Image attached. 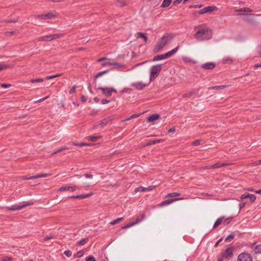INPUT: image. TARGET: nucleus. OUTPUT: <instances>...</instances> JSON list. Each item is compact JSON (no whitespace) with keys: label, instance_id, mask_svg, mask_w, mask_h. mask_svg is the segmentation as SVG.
<instances>
[{"label":"nucleus","instance_id":"obj_1","mask_svg":"<svg viewBox=\"0 0 261 261\" xmlns=\"http://www.w3.org/2000/svg\"><path fill=\"white\" fill-rule=\"evenodd\" d=\"M196 34L194 38L201 41L207 40L212 38V33L210 28L205 24H202L195 28Z\"/></svg>","mask_w":261,"mask_h":261},{"label":"nucleus","instance_id":"obj_2","mask_svg":"<svg viewBox=\"0 0 261 261\" xmlns=\"http://www.w3.org/2000/svg\"><path fill=\"white\" fill-rule=\"evenodd\" d=\"M173 35L171 33H168L164 35L160 39H159L155 46V51H159L167 45L173 39Z\"/></svg>","mask_w":261,"mask_h":261},{"label":"nucleus","instance_id":"obj_3","mask_svg":"<svg viewBox=\"0 0 261 261\" xmlns=\"http://www.w3.org/2000/svg\"><path fill=\"white\" fill-rule=\"evenodd\" d=\"M162 67L161 64H156L151 67L149 76L150 81H154L158 76L161 71Z\"/></svg>","mask_w":261,"mask_h":261},{"label":"nucleus","instance_id":"obj_4","mask_svg":"<svg viewBox=\"0 0 261 261\" xmlns=\"http://www.w3.org/2000/svg\"><path fill=\"white\" fill-rule=\"evenodd\" d=\"M33 202L31 201H24L19 204H14L7 207V209L11 211H17L22 209L26 206L33 205Z\"/></svg>","mask_w":261,"mask_h":261},{"label":"nucleus","instance_id":"obj_5","mask_svg":"<svg viewBox=\"0 0 261 261\" xmlns=\"http://www.w3.org/2000/svg\"><path fill=\"white\" fill-rule=\"evenodd\" d=\"M97 89L102 90L103 94L107 97L111 96L112 95V92H113L115 93L117 92V90L114 88L100 87H98Z\"/></svg>","mask_w":261,"mask_h":261},{"label":"nucleus","instance_id":"obj_6","mask_svg":"<svg viewBox=\"0 0 261 261\" xmlns=\"http://www.w3.org/2000/svg\"><path fill=\"white\" fill-rule=\"evenodd\" d=\"M252 257L251 255L246 252L240 254L238 257V261H252Z\"/></svg>","mask_w":261,"mask_h":261},{"label":"nucleus","instance_id":"obj_7","mask_svg":"<svg viewBox=\"0 0 261 261\" xmlns=\"http://www.w3.org/2000/svg\"><path fill=\"white\" fill-rule=\"evenodd\" d=\"M148 84L144 83L142 82H134L132 83L131 85L133 87H134L137 90H141L143 89L145 87L148 86Z\"/></svg>","mask_w":261,"mask_h":261},{"label":"nucleus","instance_id":"obj_8","mask_svg":"<svg viewBox=\"0 0 261 261\" xmlns=\"http://www.w3.org/2000/svg\"><path fill=\"white\" fill-rule=\"evenodd\" d=\"M217 8L215 6H208L206 7H204L199 11V14H203L206 13L212 12L215 10H216Z\"/></svg>","mask_w":261,"mask_h":261},{"label":"nucleus","instance_id":"obj_9","mask_svg":"<svg viewBox=\"0 0 261 261\" xmlns=\"http://www.w3.org/2000/svg\"><path fill=\"white\" fill-rule=\"evenodd\" d=\"M233 249L232 247L227 248L224 252L222 256L224 258H230L233 255Z\"/></svg>","mask_w":261,"mask_h":261},{"label":"nucleus","instance_id":"obj_10","mask_svg":"<svg viewBox=\"0 0 261 261\" xmlns=\"http://www.w3.org/2000/svg\"><path fill=\"white\" fill-rule=\"evenodd\" d=\"M76 190V188L75 186H65L60 187L59 189V191H69L70 192H74Z\"/></svg>","mask_w":261,"mask_h":261},{"label":"nucleus","instance_id":"obj_11","mask_svg":"<svg viewBox=\"0 0 261 261\" xmlns=\"http://www.w3.org/2000/svg\"><path fill=\"white\" fill-rule=\"evenodd\" d=\"M155 188L154 186H150L148 187L145 188L143 187H139L135 189V192H142L145 191H149L153 190Z\"/></svg>","mask_w":261,"mask_h":261},{"label":"nucleus","instance_id":"obj_12","mask_svg":"<svg viewBox=\"0 0 261 261\" xmlns=\"http://www.w3.org/2000/svg\"><path fill=\"white\" fill-rule=\"evenodd\" d=\"M183 198H176L175 199H167L166 200L163 201L160 203V206L163 207L168 205H169L173 203L175 201H178L180 200L183 199Z\"/></svg>","mask_w":261,"mask_h":261},{"label":"nucleus","instance_id":"obj_13","mask_svg":"<svg viewBox=\"0 0 261 261\" xmlns=\"http://www.w3.org/2000/svg\"><path fill=\"white\" fill-rule=\"evenodd\" d=\"M216 66V64L214 62H210L203 63L202 64V67L203 69L211 70L214 69Z\"/></svg>","mask_w":261,"mask_h":261},{"label":"nucleus","instance_id":"obj_14","mask_svg":"<svg viewBox=\"0 0 261 261\" xmlns=\"http://www.w3.org/2000/svg\"><path fill=\"white\" fill-rule=\"evenodd\" d=\"M55 16V15L52 13H48L46 14L39 15L37 16L38 18L42 19H51Z\"/></svg>","mask_w":261,"mask_h":261},{"label":"nucleus","instance_id":"obj_15","mask_svg":"<svg viewBox=\"0 0 261 261\" xmlns=\"http://www.w3.org/2000/svg\"><path fill=\"white\" fill-rule=\"evenodd\" d=\"M241 198L242 199H244L245 198H249L250 199V201L252 202H253L255 201L256 199V197L254 195L251 194H243L241 196Z\"/></svg>","mask_w":261,"mask_h":261},{"label":"nucleus","instance_id":"obj_16","mask_svg":"<svg viewBox=\"0 0 261 261\" xmlns=\"http://www.w3.org/2000/svg\"><path fill=\"white\" fill-rule=\"evenodd\" d=\"M160 117V116L158 114H154L150 115L147 118V121L149 122H153L154 124V121L157 119H158Z\"/></svg>","mask_w":261,"mask_h":261},{"label":"nucleus","instance_id":"obj_17","mask_svg":"<svg viewBox=\"0 0 261 261\" xmlns=\"http://www.w3.org/2000/svg\"><path fill=\"white\" fill-rule=\"evenodd\" d=\"M178 50V47H176L166 53V54H164L166 59H168L173 56L175 54H176Z\"/></svg>","mask_w":261,"mask_h":261},{"label":"nucleus","instance_id":"obj_18","mask_svg":"<svg viewBox=\"0 0 261 261\" xmlns=\"http://www.w3.org/2000/svg\"><path fill=\"white\" fill-rule=\"evenodd\" d=\"M53 40V38L51 36V35H46L45 36L39 37L38 39V41H50Z\"/></svg>","mask_w":261,"mask_h":261},{"label":"nucleus","instance_id":"obj_19","mask_svg":"<svg viewBox=\"0 0 261 261\" xmlns=\"http://www.w3.org/2000/svg\"><path fill=\"white\" fill-rule=\"evenodd\" d=\"M164 59H166L165 54H162V55H157V56H154L152 59V61L156 62V61H160V60H164Z\"/></svg>","mask_w":261,"mask_h":261},{"label":"nucleus","instance_id":"obj_20","mask_svg":"<svg viewBox=\"0 0 261 261\" xmlns=\"http://www.w3.org/2000/svg\"><path fill=\"white\" fill-rule=\"evenodd\" d=\"M112 120L111 117H107L99 122V125H106Z\"/></svg>","mask_w":261,"mask_h":261},{"label":"nucleus","instance_id":"obj_21","mask_svg":"<svg viewBox=\"0 0 261 261\" xmlns=\"http://www.w3.org/2000/svg\"><path fill=\"white\" fill-rule=\"evenodd\" d=\"M94 195L93 192L90 193L89 194H81V195H77V198L79 199H85L87 198L90 196H91Z\"/></svg>","mask_w":261,"mask_h":261},{"label":"nucleus","instance_id":"obj_22","mask_svg":"<svg viewBox=\"0 0 261 261\" xmlns=\"http://www.w3.org/2000/svg\"><path fill=\"white\" fill-rule=\"evenodd\" d=\"M255 254H261V244L256 245L253 250Z\"/></svg>","mask_w":261,"mask_h":261},{"label":"nucleus","instance_id":"obj_23","mask_svg":"<svg viewBox=\"0 0 261 261\" xmlns=\"http://www.w3.org/2000/svg\"><path fill=\"white\" fill-rule=\"evenodd\" d=\"M172 0H164L161 7L162 8H166L168 7L171 3Z\"/></svg>","mask_w":261,"mask_h":261},{"label":"nucleus","instance_id":"obj_24","mask_svg":"<svg viewBox=\"0 0 261 261\" xmlns=\"http://www.w3.org/2000/svg\"><path fill=\"white\" fill-rule=\"evenodd\" d=\"M222 61H223V63L224 64H226V63L230 64V63H232V59L230 57L227 56V57H225L223 59Z\"/></svg>","mask_w":261,"mask_h":261},{"label":"nucleus","instance_id":"obj_25","mask_svg":"<svg viewBox=\"0 0 261 261\" xmlns=\"http://www.w3.org/2000/svg\"><path fill=\"white\" fill-rule=\"evenodd\" d=\"M144 218H145V215L144 214H143L141 216H138L136 218V222H133L134 225H136V224L139 223L140 222H141L143 220H144Z\"/></svg>","mask_w":261,"mask_h":261},{"label":"nucleus","instance_id":"obj_26","mask_svg":"<svg viewBox=\"0 0 261 261\" xmlns=\"http://www.w3.org/2000/svg\"><path fill=\"white\" fill-rule=\"evenodd\" d=\"M140 115H141V113L134 114L132 115H131L129 117L125 119L124 120H123V121H127L130 120L132 119L139 117Z\"/></svg>","mask_w":261,"mask_h":261},{"label":"nucleus","instance_id":"obj_27","mask_svg":"<svg viewBox=\"0 0 261 261\" xmlns=\"http://www.w3.org/2000/svg\"><path fill=\"white\" fill-rule=\"evenodd\" d=\"M182 59L186 63H195V62L194 60H193L189 57H188L186 56L182 57Z\"/></svg>","mask_w":261,"mask_h":261},{"label":"nucleus","instance_id":"obj_28","mask_svg":"<svg viewBox=\"0 0 261 261\" xmlns=\"http://www.w3.org/2000/svg\"><path fill=\"white\" fill-rule=\"evenodd\" d=\"M123 217L118 218L114 220H113L110 222V224L111 225H114L117 223L120 222L121 220H123Z\"/></svg>","mask_w":261,"mask_h":261},{"label":"nucleus","instance_id":"obj_29","mask_svg":"<svg viewBox=\"0 0 261 261\" xmlns=\"http://www.w3.org/2000/svg\"><path fill=\"white\" fill-rule=\"evenodd\" d=\"M226 164L224 163H217L212 165H211V167H214V168H218L225 166Z\"/></svg>","mask_w":261,"mask_h":261},{"label":"nucleus","instance_id":"obj_30","mask_svg":"<svg viewBox=\"0 0 261 261\" xmlns=\"http://www.w3.org/2000/svg\"><path fill=\"white\" fill-rule=\"evenodd\" d=\"M223 218H219L215 222L213 228H216L218 225H219L222 221Z\"/></svg>","mask_w":261,"mask_h":261},{"label":"nucleus","instance_id":"obj_31","mask_svg":"<svg viewBox=\"0 0 261 261\" xmlns=\"http://www.w3.org/2000/svg\"><path fill=\"white\" fill-rule=\"evenodd\" d=\"M113 65L115 66L116 68H125V66L118 62H113Z\"/></svg>","mask_w":261,"mask_h":261},{"label":"nucleus","instance_id":"obj_32","mask_svg":"<svg viewBox=\"0 0 261 261\" xmlns=\"http://www.w3.org/2000/svg\"><path fill=\"white\" fill-rule=\"evenodd\" d=\"M226 87L225 85H221V86H216L214 87H212L209 88V89H215V90H222L224 89Z\"/></svg>","mask_w":261,"mask_h":261},{"label":"nucleus","instance_id":"obj_33","mask_svg":"<svg viewBox=\"0 0 261 261\" xmlns=\"http://www.w3.org/2000/svg\"><path fill=\"white\" fill-rule=\"evenodd\" d=\"M66 149H69V148L68 147H62L61 148H60V149H58L56 150H55L54 152H53V153H52V154H56L58 153H59V152H61Z\"/></svg>","mask_w":261,"mask_h":261},{"label":"nucleus","instance_id":"obj_34","mask_svg":"<svg viewBox=\"0 0 261 261\" xmlns=\"http://www.w3.org/2000/svg\"><path fill=\"white\" fill-rule=\"evenodd\" d=\"M43 81L44 79L42 78L32 79L31 80V82L32 83H40L43 82Z\"/></svg>","mask_w":261,"mask_h":261},{"label":"nucleus","instance_id":"obj_35","mask_svg":"<svg viewBox=\"0 0 261 261\" xmlns=\"http://www.w3.org/2000/svg\"><path fill=\"white\" fill-rule=\"evenodd\" d=\"M180 195V193H176V192H173V193H171L166 195L165 197H173L179 196Z\"/></svg>","mask_w":261,"mask_h":261},{"label":"nucleus","instance_id":"obj_36","mask_svg":"<svg viewBox=\"0 0 261 261\" xmlns=\"http://www.w3.org/2000/svg\"><path fill=\"white\" fill-rule=\"evenodd\" d=\"M11 66L10 65H6L5 64H0V71L3 70L4 69H7L8 68H10Z\"/></svg>","mask_w":261,"mask_h":261},{"label":"nucleus","instance_id":"obj_37","mask_svg":"<svg viewBox=\"0 0 261 261\" xmlns=\"http://www.w3.org/2000/svg\"><path fill=\"white\" fill-rule=\"evenodd\" d=\"M40 177H41V174H38L34 176H30L29 177H25L23 179H37V178H40Z\"/></svg>","mask_w":261,"mask_h":261},{"label":"nucleus","instance_id":"obj_38","mask_svg":"<svg viewBox=\"0 0 261 261\" xmlns=\"http://www.w3.org/2000/svg\"><path fill=\"white\" fill-rule=\"evenodd\" d=\"M109 71V70H106L105 71H101V72H99L98 73H97L96 75H95V77L96 78H98V77H100L101 76H102V75L108 73V72Z\"/></svg>","mask_w":261,"mask_h":261},{"label":"nucleus","instance_id":"obj_39","mask_svg":"<svg viewBox=\"0 0 261 261\" xmlns=\"http://www.w3.org/2000/svg\"><path fill=\"white\" fill-rule=\"evenodd\" d=\"M88 241V238H85V239H82L81 240H80L79 242H78V244L80 245H84L85 244H86L87 242Z\"/></svg>","mask_w":261,"mask_h":261},{"label":"nucleus","instance_id":"obj_40","mask_svg":"<svg viewBox=\"0 0 261 261\" xmlns=\"http://www.w3.org/2000/svg\"><path fill=\"white\" fill-rule=\"evenodd\" d=\"M72 144L79 147H82L84 146H88L89 144L87 143H77L76 142H72Z\"/></svg>","mask_w":261,"mask_h":261},{"label":"nucleus","instance_id":"obj_41","mask_svg":"<svg viewBox=\"0 0 261 261\" xmlns=\"http://www.w3.org/2000/svg\"><path fill=\"white\" fill-rule=\"evenodd\" d=\"M101 136H95V137H93V136H89V138H90V140L92 142H95L96 141V140H97L98 139L101 138Z\"/></svg>","mask_w":261,"mask_h":261},{"label":"nucleus","instance_id":"obj_42","mask_svg":"<svg viewBox=\"0 0 261 261\" xmlns=\"http://www.w3.org/2000/svg\"><path fill=\"white\" fill-rule=\"evenodd\" d=\"M90 187V184L88 182H86L83 184L82 186H81V188L84 189H87Z\"/></svg>","mask_w":261,"mask_h":261},{"label":"nucleus","instance_id":"obj_43","mask_svg":"<svg viewBox=\"0 0 261 261\" xmlns=\"http://www.w3.org/2000/svg\"><path fill=\"white\" fill-rule=\"evenodd\" d=\"M65 255L67 257H70L72 255V252L70 250H65L64 252Z\"/></svg>","mask_w":261,"mask_h":261},{"label":"nucleus","instance_id":"obj_44","mask_svg":"<svg viewBox=\"0 0 261 261\" xmlns=\"http://www.w3.org/2000/svg\"><path fill=\"white\" fill-rule=\"evenodd\" d=\"M132 91V89L131 88H125L121 91V93H128Z\"/></svg>","mask_w":261,"mask_h":261},{"label":"nucleus","instance_id":"obj_45","mask_svg":"<svg viewBox=\"0 0 261 261\" xmlns=\"http://www.w3.org/2000/svg\"><path fill=\"white\" fill-rule=\"evenodd\" d=\"M62 36L63 35L62 34H55L54 35H51V36L53 38V40L58 39Z\"/></svg>","mask_w":261,"mask_h":261},{"label":"nucleus","instance_id":"obj_46","mask_svg":"<svg viewBox=\"0 0 261 261\" xmlns=\"http://www.w3.org/2000/svg\"><path fill=\"white\" fill-rule=\"evenodd\" d=\"M240 12H252V10L249 8H244L241 9Z\"/></svg>","mask_w":261,"mask_h":261},{"label":"nucleus","instance_id":"obj_47","mask_svg":"<svg viewBox=\"0 0 261 261\" xmlns=\"http://www.w3.org/2000/svg\"><path fill=\"white\" fill-rule=\"evenodd\" d=\"M76 85H73L72 88H71L69 93L70 94H73L76 91Z\"/></svg>","mask_w":261,"mask_h":261},{"label":"nucleus","instance_id":"obj_48","mask_svg":"<svg viewBox=\"0 0 261 261\" xmlns=\"http://www.w3.org/2000/svg\"><path fill=\"white\" fill-rule=\"evenodd\" d=\"M134 225H135L134 223H132L131 224H127V225H126L125 226H122V229H127V228H129V227H132V226H133Z\"/></svg>","mask_w":261,"mask_h":261},{"label":"nucleus","instance_id":"obj_49","mask_svg":"<svg viewBox=\"0 0 261 261\" xmlns=\"http://www.w3.org/2000/svg\"><path fill=\"white\" fill-rule=\"evenodd\" d=\"M84 254V251L83 250H80L78 251L76 253L77 256L79 258L82 257Z\"/></svg>","mask_w":261,"mask_h":261},{"label":"nucleus","instance_id":"obj_50","mask_svg":"<svg viewBox=\"0 0 261 261\" xmlns=\"http://www.w3.org/2000/svg\"><path fill=\"white\" fill-rule=\"evenodd\" d=\"M86 261H96V260L93 256H89L86 258Z\"/></svg>","mask_w":261,"mask_h":261},{"label":"nucleus","instance_id":"obj_51","mask_svg":"<svg viewBox=\"0 0 261 261\" xmlns=\"http://www.w3.org/2000/svg\"><path fill=\"white\" fill-rule=\"evenodd\" d=\"M259 165H261V160L255 161L252 163V165L254 166H256Z\"/></svg>","mask_w":261,"mask_h":261},{"label":"nucleus","instance_id":"obj_52","mask_svg":"<svg viewBox=\"0 0 261 261\" xmlns=\"http://www.w3.org/2000/svg\"><path fill=\"white\" fill-rule=\"evenodd\" d=\"M234 235L232 234H229L227 236L226 240L230 241L233 240L234 239Z\"/></svg>","mask_w":261,"mask_h":261},{"label":"nucleus","instance_id":"obj_53","mask_svg":"<svg viewBox=\"0 0 261 261\" xmlns=\"http://www.w3.org/2000/svg\"><path fill=\"white\" fill-rule=\"evenodd\" d=\"M86 178H92L93 175L91 174L86 173L83 175Z\"/></svg>","mask_w":261,"mask_h":261},{"label":"nucleus","instance_id":"obj_54","mask_svg":"<svg viewBox=\"0 0 261 261\" xmlns=\"http://www.w3.org/2000/svg\"><path fill=\"white\" fill-rule=\"evenodd\" d=\"M192 144L194 146H198L200 144V141L196 140L192 143Z\"/></svg>","mask_w":261,"mask_h":261},{"label":"nucleus","instance_id":"obj_55","mask_svg":"<svg viewBox=\"0 0 261 261\" xmlns=\"http://www.w3.org/2000/svg\"><path fill=\"white\" fill-rule=\"evenodd\" d=\"M194 94V92L193 91H191V92H189L186 94H185L184 96V97H188V96H191L192 95H193V94Z\"/></svg>","mask_w":261,"mask_h":261},{"label":"nucleus","instance_id":"obj_56","mask_svg":"<svg viewBox=\"0 0 261 261\" xmlns=\"http://www.w3.org/2000/svg\"><path fill=\"white\" fill-rule=\"evenodd\" d=\"M246 205V202H242L239 203V208L240 210L242 209Z\"/></svg>","mask_w":261,"mask_h":261},{"label":"nucleus","instance_id":"obj_57","mask_svg":"<svg viewBox=\"0 0 261 261\" xmlns=\"http://www.w3.org/2000/svg\"><path fill=\"white\" fill-rule=\"evenodd\" d=\"M12 259L11 257H4L3 258V261H12Z\"/></svg>","mask_w":261,"mask_h":261},{"label":"nucleus","instance_id":"obj_58","mask_svg":"<svg viewBox=\"0 0 261 261\" xmlns=\"http://www.w3.org/2000/svg\"><path fill=\"white\" fill-rule=\"evenodd\" d=\"M182 0H174L173 2V4L174 5H177L179 4L182 2Z\"/></svg>","mask_w":261,"mask_h":261},{"label":"nucleus","instance_id":"obj_59","mask_svg":"<svg viewBox=\"0 0 261 261\" xmlns=\"http://www.w3.org/2000/svg\"><path fill=\"white\" fill-rule=\"evenodd\" d=\"M144 37V34L142 33L141 32H139L137 34V38H142Z\"/></svg>","mask_w":261,"mask_h":261},{"label":"nucleus","instance_id":"obj_60","mask_svg":"<svg viewBox=\"0 0 261 261\" xmlns=\"http://www.w3.org/2000/svg\"><path fill=\"white\" fill-rule=\"evenodd\" d=\"M113 62H114L113 61H109L106 63H105L103 65L104 66H106V65H113Z\"/></svg>","mask_w":261,"mask_h":261},{"label":"nucleus","instance_id":"obj_61","mask_svg":"<svg viewBox=\"0 0 261 261\" xmlns=\"http://www.w3.org/2000/svg\"><path fill=\"white\" fill-rule=\"evenodd\" d=\"M11 86L10 84H2L1 85V87L4 88H8Z\"/></svg>","mask_w":261,"mask_h":261},{"label":"nucleus","instance_id":"obj_62","mask_svg":"<svg viewBox=\"0 0 261 261\" xmlns=\"http://www.w3.org/2000/svg\"><path fill=\"white\" fill-rule=\"evenodd\" d=\"M52 238H53V235H50V236H47L45 237L44 238V240L45 241H47V240H48L49 239H51Z\"/></svg>","mask_w":261,"mask_h":261},{"label":"nucleus","instance_id":"obj_63","mask_svg":"<svg viewBox=\"0 0 261 261\" xmlns=\"http://www.w3.org/2000/svg\"><path fill=\"white\" fill-rule=\"evenodd\" d=\"M110 102V101L108 100H107V99H102L101 101V103L102 105H105L106 103H108Z\"/></svg>","mask_w":261,"mask_h":261},{"label":"nucleus","instance_id":"obj_64","mask_svg":"<svg viewBox=\"0 0 261 261\" xmlns=\"http://www.w3.org/2000/svg\"><path fill=\"white\" fill-rule=\"evenodd\" d=\"M258 51L259 56L261 57V44L258 47Z\"/></svg>","mask_w":261,"mask_h":261}]
</instances>
